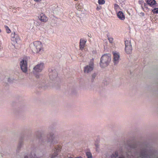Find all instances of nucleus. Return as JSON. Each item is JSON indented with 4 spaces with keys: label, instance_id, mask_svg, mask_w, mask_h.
I'll return each instance as SVG.
<instances>
[{
    "label": "nucleus",
    "instance_id": "35",
    "mask_svg": "<svg viewBox=\"0 0 158 158\" xmlns=\"http://www.w3.org/2000/svg\"><path fill=\"white\" fill-rule=\"evenodd\" d=\"M124 0H121L120 1V2H122V1L123 2V1Z\"/></svg>",
    "mask_w": 158,
    "mask_h": 158
},
{
    "label": "nucleus",
    "instance_id": "13",
    "mask_svg": "<svg viewBox=\"0 0 158 158\" xmlns=\"http://www.w3.org/2000/svg\"><path fill=\"white\" fill-rule=\"evenodd\" d=\"M48 139L47 140V142L52 143V141L54 138L53 134L52 133H49L48 135Z\"/></svg>",
    "mask_w": 158,
    "mask_h": 158
},
{
    "label": "nucleus",
    "instance_id": "22",
    "mask_svg": "<svg viewBox=\"0 0 158 158\" xmlns=\"http://www.w3.org/2000/svg\"><path fill=\"white\" fill-rule=\"evenodd\" d=\"M86 155L88 158H92V156L91 152H87L86 153Z\"/></svg>",
    "mask_w": 158,
    "mask_h": 158
},
{
    "label": "nucleus",
    "instance_id": "14",
    "mask_svg": "<svg viewBox=\"0 0 158 158\" xmlns=\"http://www.w3.org/2000/svg\"><path fill=\"white\" fill-rule=\"evenodd\" d=\"M86 41L85 40L81 39L80 42V48L82 50L85 47Z\"/></svg>",
    "mask_w": 158,
    "mask_h": 158
},
{
    "label": "nucleus",
    "instance_id": "34",
    "mask_svg": "<svg viewBox=\"0 0 158 158\" xmlns=\"http://www.w3.org/2000/svg\"><path fill=\"white\" fill-rule=\"evenodd\" d=\"M68 158H75V157L73 158V157H72L71 156H70Z\"/></svg>",
    "mask_w": 158,
    "mask_h": 158
},
{
    "label": "nucleus",
    "instance_id": "2",
    "mask_svg": "<svg viewBox=\"0 0 158 158\" xmlns=\"http://www.w3.org/2000/svg\"><path fill=\"white\" fill-rule=\"evenodd\" d=\"M30 47L32 52L35 53H38L43 50L42 44L39 41L34 42L32 44H30Z\"/></svg>",
    "mask_w": 158,
    "mask_h": 158
},
{
    "label": "nucleus",
    "instance_id": "15",
    "mask_svg": "<svg viewBox=\"0 0 158 158\" xmlns=\"http://www.w3.org/2000/svg\"><path fill=\"white\" fill-rule=\"evenodd\" d=\"M142 4H141L142 8L145 11H148V4H146L142 1Z\"/></svg>",
    "mask_w": 158,
    "mask_h": 158
},
{
    "label": "nucleus",
    "instance_id": "18",
    "mask_svg": "<svg viewBox=\"0 0 158 158\" xmlns=\"http://www.w3.org/2000/svg\"><path fill=\"white\" fill-rule=\"evenodd\" d=\"M35 149H34L31 152L30 156L31 158H36L37 157L35 154Z\"/></svg>",
    "mask_w": 158,
    "mask_h": 158
},
{
    "label": "nucleus",
    "instance_id": "4",
    "mask_svg": "<svg viewBox=\"0 0 158 158\" xmlns=\"http://www.w3.org/2000/svg\"><path fill=\"white\" fill-rule=\"evenodd\" d=\"M61 147L58 145L54 147L52 150L51 153L49 155L50 158H59L60 157L58 154L60 152Z\"/></svg>",
    "mask_w": 158,
    "mask_h": 158
},
{
    "label": "nucleus",
    "instance_id": "30",
    "mask_svg": "<svg viewBox=\"0 0 158 158\" xmlns=\"http://www.w3.org/2000/svg\"><path fill=\"white\" fill-rule=\"evenodd\" d=\"M19 147L20 148L23 145V143H19Z\"/></svg>",
    "mask_w": 158,
    "mask_h": 158
},
{
    "label": "nucleus",
    "instance_id": "9",
    "mask_svg": "<svg viewBox=\"0 0 158 158\" xmlns=\"http://www.w3.org/2000/svg\"><path fill=\"white\" fill-rule=\"evenodd\" d=\"M44 64L43 63L38 64L33 68V70L35 72H40L42 71L43 69Z\"/></svg>",
    "mask_w": 158,
    "mask_h": 158
},
{
    "label": "nucleus",
    "instance_id": "19",
    "mask_svg": "<svg viewBox=\"0 0 158 158\" xmlns=\"http://www.w3.org/2000/svg\"><path fill=\"white\" fill-rule=\"evenodd\" d=\"M11 36L12 39H12L11 40H14V38H15L16 43L17 42V41H18V40L19 39V37L17 38V35H16L15 34V33H14L13 34H11Z\"/></svg>",
    "mask_w": 158,
    "mask_h": 158
},
{
    "label": "nucleus",
    "instance_id": "31",
    "mask_svg": "<svg viewBox=\"0 0 158 158\" xmlns=\"http://www.w3.org/2000/svg\"><path fill=\"white\" fill-rule=\"evenodd\" d=\"M12 46L14 47V48H17L15 47V44L13 45V44H12Z\"/></svg>",
    "mask_w": 158,
    "mask_h": 158
},
{
    "label": "nucleus",
    "instance_id": "28",
    "mask_svg": "<svg viewBox=\"0 0 158 158\" xmlns=\"http://www.w3.org/2000/svg\"><path fill=\"white\" fill-rule=\"evenodd\" d=\"M2 149L1 147H0V156H2Z\"/></svg>",
    "mask_w": 158,
    "mask_h": 158
},
{
    "label": "nucleus",
    "instance_id": "33",
    "mask_svg": "<svg viewBox=\"0 0 158 158\" xmlns=\"http://www.w3.org/2000/svg\"><path fill=\"white\" fill-rule=\"evenodd\" d=\"M24 158H28V157L27 156H25Z\"/></svg>",
    "mask_w": 158,
    "mask_h": 158
},
{
    "label": "nucleus",
    "instance_id": "17",
    "mask_svg": "<svg viewBox=\"0 0 158 158\" xmlns=\"http://www.w3.org/2000/svg\"><path fill=\"white\" fill-rule=\"evenodd\" d=\"M118 151H114L110 156V158H116L118 156Z\"/></svg>",
    "mask_w": 158,
    "mask_h": 158
},
{
    "label": "nucleus",
    "instance_id": "37",
    "mask_svg": "<svg viewBox=\"0 0 158 158\" xmlns=\"http://www.w3.org/2000/svg\"><path fill=\"white\" fill-rule=\"evenodd\" d=\"M74 1H78V0H74Z\"/></svg>",
    "mask_w": 158,
    "mask_h": 158
},
{
    "label": "nucleus",
    "instance_id": "24",
    "mask_svg": "<svg viewBox=\"0 0 158 158\" xmlns=\"http://www.w3.org/2000/svg\"><path fill=\"white\" fill-rule=\"evenodd\" d=\"M105 2L104 0H98V3L99 4H103Z\"/></svg>",
    "mask_w": 158,
    "mask_h": 158
},
{
    "label": "nucleus",
    "instance_id": "8",
    "mask_svg": "<svg viewBox=\"0 0 158 158\" xmlns=\"http://www.w3.org/2000/svg\"><path fill=\"white\" fill-rule=\"evenodd\" d=\"M113 61L114 64H118L120 60V56L118 53L116 52H113Z\"/></svg>",
    "mask_w": 158,
    "mask_h": 158
},
{
    "label": "nucleus",
    "instance_id": "23",
    "mask_svg": "<svg viewBox=\"0 0 158 158\" xmlns=\"http://www.w3.org/2000/svg\"><path fill=\"white\" fill-rule=\"evenodd\" d=\"M5 27L6 29V30L7 33H9L11 32V31L10 29L7 26H5Z\"/></svg>",
    "mask_w": 158,
    "mask_h": 158
},
{
    "label": "nucleus",
    "instance_id": "11",
    "mask_svg": "<svg viewBox=\"0 0 158 158\" xmlns=\"http://www.w3.org/2000/svg\"><path fill=\"white\" fill-rule=\"evenodd\" d=\"M117 16L121 20H124L125 19V16L123 13L121 11H119L117 13Z\"/></svg>",
    "mask_w": 158,
    "mask_h": 158
},
{
    "label": "nucleus",
    "instance_id": "20",
    "mask_svg": "<svg viewBox=\"0 0 158 158\" xmlns=\"http://www.w3.org/2000/svg\"><path fill=\"white\" fill-rule=\"evenodd\" d=\"M76 9L79 10H80L82 8V4L81 3H79L78 4H77L76 5Z\"/></svg>",
    "mask_w": 158,
    "mask_h": 158
},
{
    "label": "nucleus",
    "instance_id": "21",
    "mask_svg": "<svg viewBox=\"0 0 158 158\" xmlns=\"http://www.w3.org/2000/svg\"><path fill=\"white\" fill-rule=\"evenodd\" d=\"M114 8L117 12H118V10L120 9L119 6L116 4H114Z\"/></svg>",
    "mask_w": 158,
    "mask_h": 158
},
{
    "label": "nucleus",
    "instance_id": "16",
    "mask_svg": "<svg viewBox=\"0 0 158 158\" xmlns=\"http://www.w3.org/2000/svg\"><path fill=\"white\" fill-rule=\"evenodd\" d=\"M147 2L148 4L152 6L156 4V1L155 0H148Z\"/></svg>",
    "mask_w": 158,
    "mask_h": 158
},
{
    "label": "nucleus",
    "instance_id": "1",
    "mask_svg": "<svg viewBox=\"0 0 158 158\" xmlns=\"http://www.w3.org/2000/svg\"><path fill=\"white\" fill-rule=\"evenodd\" d=\"M118 158H158V153L156 150L147 145L139 147L135 144H131Z\"/></svg>",
    "mask_w": 158,
    "mask_h": 158
},
{
    "label": "nucleus",
    "instance_id": "29",
    "mask_svg": "<svg viewBox=\"0 0 158 158\" xmlns=\"http://www.w3.org/2000/svg\"><path fill=\"white\" fill-rule=\"evenodd\" d=\"M34 1L36 2H39L41 1V0H34Z\"/></svg>",
    "mask_w": 158,
    "mask_h": 158
},
{
    "label": "nucleus",
    "instance_id": "36",
    "mask_svg": "<svg viewBox=\"0 0 158 158\" xmlns=\"http://www.w3.org/2000/svg\"><path fill=\"white\" fill-rule=\"evenodd\" d=\"M1 32V29H0V32Z\"/></svg>",
    "mask_w": 158,
    "mask_h": 158
},
{
    "label": "nucleus",
    "instance_id": "25",
    "mask_svg": "<svg viewBox=\"0 0 158 158\" xmlns=\"http://www.w3.org/2000/svg\"><path fill=\"white\" fill-rule=\"evenodd\" d=\"M152 11L154 13H158V8H154Z\"/></svg>",
    "mask_w": 158,
    "mask_h": 158
},
{
    "label": "nucleus",
    "instance_id": "32",
    "mask_svg": "<svg viewBox=\"0 0 158 158\" xmlns=\"http://www.w3.org/2000/svg\"><path fill=\"white\" fill-rule=\"evenodd\" d=\"M75 158H83L81 156H79L77 157H75Z\"/></svg>",
    "mask_w": 158,
    "mask_h": 158
},
{
    "label": "nucleus",
    "instance_id": "10",
    "mask_svg": "<svg viewBox=\"0 0 158 158\" xmlns=\"http://www.w3.org/2000/svg\"><path fill=\"white\" fill-rule=\"evenodd\" d=\"M57 73L55 70H52V72H50L49 77L50 79L53 80L55 79L57 76Z\"/></svg>",
    "mask_w": 158,
    "mask_h": 158
},
{
    "label": "nucleus",
    "instance_id": "6",
    "mask_svg": "<svg viewBox=\"0 0 158 158\" xmlns=\"http://www.w3.org/2000/svg\"><path fill=\"white\" fill-rule=\"evenodd\" d=\"M20 65L22 72L25 73H27V64L25 59H23L20 61Z\"/></svg>",
    "mask_w": 158,
    "mask_h": 158
},
{
    "label": "nucleus",
    "instance_id": "26",
    "mask_svg": "<svg viewBox=\"0 0 158 158\" xmlns=\"http://www.w3.org/2000/svg\"><path fill=\"white\" fill-rule=\"evenodd\" d=\"M108 40H109V42L110 43H112L113 41V38L112 37H108Z\"/></svg>",
    "mask_w": 158,
    "mask_h": 158
},
{
    "label": "nucleus",
    "instance_id": "27",
    "mask_svg": "<svg viewBox=\"0 0 158 158\" xmlns=\"http://www.w3.org/2000/svg\"><path fill=\"white\" fill-rule=\"evenodd\" d=\"M96 76V74L95 73H94L92 75V79L94 80Z\"/></svg>",
    "mask_w": 158,
    "mask_h": 158
},
{
    "label": "nucleus",
    "instance_id": "3",
    "mask_svg": "<svg viewBox=\"0 0 158 158\" xmlns=\"http://www.w3.org/2000/svg\"><path fill=\"white\" fill-rule=\"evenodd\" d=\"M111 60V56L109 54L103 55L101 58L100 65L102 68L107 66Z\"/></svg>",
    "mask_w": 158,
    "mask_h": 158
},
{
    "label": "nucleus",
    "instance_id": "12",
    "mask_svg": "<svg viewBox=\"0 0 158 158\" xmlns=\"http://www.w3.org/2000/svg\"><path fill=\"white\" fill-rule=\"evenodd\" d=\"M39 18L40 20L42 22H46L48 20V18L45 15L43 14H40Z\"/></svg>",
    "mask_w": 158,
    "mask_h": 158
},
{
    "label": "nucleus",
    "instance_id": "7",
    "mask_svg": "<svg viewBox=\"0 0 158 158\" xmlns=\"http://www.w3.org/2000/svg\"><path fill=\"white\" fill-rule=\"evenodd\" d=\"M94 67V64L93 62H91L89 65L84 67V72L85 73H89L93 70Z\"/></svg>",
    "mask_w": 158,
    "mask_h": 158
},
{
    "label": "nucleus",
    "instance_id": "5",
    "mask_svg": "<svg viewBox=\"0 0 158 158\" xmlns=\"http://www.w3.org/2000/svg\"><path fill=\"white\" fill-rule=\"evenodd\" d=\"M125 48L126 52L127 54H131L132 51V48L130 40H126L125 41Z\"/></svg>",
    "mask_w": 158,
    "mask_h": 158
}]
</instances>
